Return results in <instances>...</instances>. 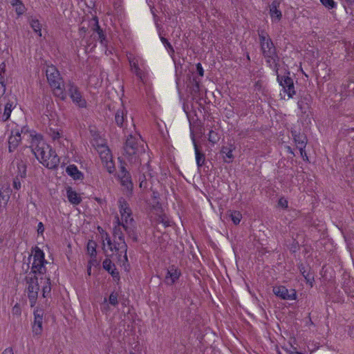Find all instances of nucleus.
Instances as JSON below:
<instances>
[{"mask_svg": "<svg viewBox=\"0 0 354 354\" xmlns=\"http://www.w3.org/2000/svg\"><path fill=\"white\" fill-rule=\"evenodd\" d=\"M277 75V81L282 87V91L280 93L281 98L289 100L295 94L293 80L289 77V73L287 75H281L278 73V71H274Z\"/></svg>", "mask_w": 354, "mask_h": 354, "instance_id": "obj_7", "label": "nucleus"}, {"mask_svg": "<svg viewBox=\"0 0 354 354\" xmlns=\"http://www.w3.org/2000/svg\"><path fill=\"white\" fill-rule=\"evenodd\" d=\"M289 354H303V353L297 351L296 347L292 346V350H290L289 351Z\"/></svg>", "mask_w": 354, "mask_h": 354, "instance_id": "obj_49", "label": "nucleus"}, {"mask_svg": "<svg viewBox=\"0 0 354 354\" xmlns=\"http://www.w3.org/2000/svg\"><path fill=\"white\" fill-rule=\"evenodd\" d=\"M180 275V270L177 267L171 266L167 270L165 281L169 285H173L178 280Z\"/></svg>", "mask_w": 354, "mask_h": 354, "instance_id": "obj_15", "label": "nucleus"}, {"mask_svg": "<svg viewBox=\"0 0 354 354\" xmlns=\"http://www.w3.org/2000/svg\"><path fill=\"white\" fill-rule=\"evenodd\" d=\"M10 189L8 187L0 189V208H5L10 196Z\"/></svg>", "mask_w": 354, "mask_h": 354, "instance_id": "obj_24", "label": "nucleus"}, {"mask_svg": "<svg viewBox=\"0 0 354 354\" xmlns=\"http://www.w3.org/2000/svg\"><path fill=\"white\" fill-rule=\"evenodd\" d=\"M233 149L232 147H223L221 150V153L225 154L223 158L226 162H230L233 159Z\"/></svg>", "mask_w": 354, "mask_h": 354, "instance_id": "obj_30", "label": "nucleus"}, {"mask_svg": "<svg viewBox=\"0 0 354 354\" xmlns=\"http://www.w3.org/2000/svg\"><path fill=\"white\" fill-rule=\"evenodd\" d=\"M208 140L213 144L216 143L219 140L218 133L214 131L211 130L208 134Z\"/></svg>", "mask_w": 354, "mask_h": 354, "instance_id": "obj_36", "label": "nucleus"}, {"mask_svg": "<svg viewBox=\"0 0 354 354\" xmlns=\"http://www.w3.org/2000/svg\"><path fill=\"white\" fill-rule=\"evenodd\" d=\"M46 75L50 87L53 89L54 95L61 100H64L66 94L61 86L62 78L57 69L53 65H48Z\"/></svg>", "mask_w": 354, "mask_h": 354, "instance_id": "obj_5", "label": "nucleus"}, {"mask_svg": "<svg viewBox=\"0 0 354 354\" xmlns=\"http://www.w3.org/2000/svg\"><path fill=\"white\" fill-rule=\"evenodd\" d=\"M129 354H135L133 352H130Z\"/></svg>", "mask_w": 354, "mask_h": 354, "instance_id": "obj_59", "label": "nucleus"}, {"mask_svg": "<svg viewBox=\"0 0 354 354\" xmlns=\"http://www.w3.org/2000/svg\"><path fill=\"white\" fill-rule=\"evenodd\" d=\"M320 2L328 9H333L337 6V3L334 0H320Z\"/></svg>", "mask_w": 354, "mask_h": 354, "instance_id": "obj_37", "label": "nucleus"}, {"mask_svg": "<svg viewBox=\"0 0 354 354\" xmlns=\"http://www.w3.org/2000/svg\"><path fill=\"white\" fill-rule=\"evenodd\" d=\"M302 274L306 279V283H308L312 287L313 286L314 281L313 276L309 273L305 274V272H303Z\"/></svg>", "mask_w": 354, "mask_h": 354, "instance_id": "obj_40", "label": "nucleus"}, {"mask_svg": "<svg viewBox=\"0 0 354 354\" xmlns=\"http://www.w3.org/2000/svg\"><path fill=\"white\" fill-rule=\"evenodd\" d=\"M6 68V65L5 62H2L0 64V74L5 75Z\"/></svg>", "mask_w": 354, "mask_h": 354, "instance_id": "obj_48", "label": "nucleus"}, {"mask_svg": "<svg viewBox=\"0 0 354 354\" xmlns=\"http://www.w3.org/2000/svg\"><path fill=\"white\" fill-rule=\"evenodd\" d=\"M230 216H231L232 222L235 225H238L241 222V220L242 218V214L239 211H233V212H232L231 214H230Z\"/></svg>", "mask_w": 354, "mask_h": 354, "instance_id": "obj_33", "label": "nucleus"}, {"mask_svg": "<svg viewBox=\"0 0 354 354\" xmlns=\"http://www.w3.org/2000/svg\"><path fill=\"white\" fill-rule=\"evenodd\" d=\"M124 109H118L115 115V122L118 126H122L124 121Z\"/></svg>", "mask_w": 354, "mask_h": 354, "instance_id": "obj_31", "label": "nucleus"}, {"mask_svg": "<svg viewBox=\"0 0 354 354\" xmlns=\"http://www.w3.org/2000/svg\"><path fill=\"white\" fill-rule=\"evenodd\" d=\"M13 168H17L16 174L17 177H20L21 178H24L26 176V164L22 160L17 159L13 163Z\"/></svg>", "mask_w": 354, "mask_h": 354, "instance_id": "obj_18", "label": "nucleus"}, {"mask_svg": "<svg viewBox=\"0 0 354 354\" xmlns=\"http://www.w3.org/2000/svg\"><path fill=\"white\" fill-rule=\"evenodd\" d=\"M16 107V104L13 102L8 101L4 106L3 113L1 115V120L6 122L10 119L12 110Z\"/></svg>", "mask_w": 354, "mask_h": 354, "instance_id": "obj_26", "label": "nucleus"}, {"mask_svg": "<svg viewBox=\"0 0 354 354\" xmlns=\"http://www.w3.org/2000/svg\"><path fill=\"white\" fill-rule=\"evenodd\" d=\"M298 106H299V109L301 110V111H302L303 113H305V112H306V111H304V106H302V102H298Z\"/></svg>", "mask_w": 354, "mask_h": 354, "instance_id": "obj_52", "label": "nucleus"}, {"mask_svg": "<svg viewBox=\"0 0 354 354\" xmlns=\"http://www.w3.org/2000/svg\"><path fill=\"white\" fill-rule=\"evenodd\" d=\"M66 196L68 201L75 205H79L82 202V197L80 194L77 193L71 187L66 189Z\"/></svg>", "mask_w": 354, "mask_h": 354, "instance_id": "obj_22", "label": "nucleus"}, {"mask_svg": "<svg viewBox=\"0 0 354 354\" xmlns=\"http://www.w3.org/2000/svg\"><path fill=\"white\" fill-rule=\"evenodd\" d=\"M259 39L261 50L268 66L274 71H277L278 57L276 54L275 48L268 35L261 32L259 34Z\"/></svg>", "mask_w": 354, "mask_h": 354, "instance_id": "obj_3", "label": "nucleus"}, {"mask_svg": "<svg viewBox=\"0 0 354 354\" xmlns=\"http://www.w3.org/2000/svg\"><path fill=\"white\" fill-rule=\"evenodd\" d=\"M194 150H195L196 164H197L198 167H202L204 165L205 160V155L199 151V149L195 142H194Z\"/></svg>", "mask_w": 354, "mask_h": 354, "instance_id": "obj_29", "label": "nucleus"}, {"mask_svg": "<svg viewBox=\"0 0 354 354\" xmlns=\"http://www.w3.org/2000/svg\"><path fill=\"white\" fill-rule=\"evenodd\" d=\"M279 205L283 208L288 207V201L286 198H281L279 200Z\"/></svg>", "mask_w": 354, "mask_h": 354, "instance_id": "obj_44", "label": "nucleus"}, {"mask_svg": "<svg viewBox=\"0 0 354 354\" xmlns=\"http://www.w3.org/2000/svg\"><path fill=\"white\" fill-rule=\"evenodd\" d=\"M304 156H306V158H308V156H306V153L303 154V156H302V157L304 158Z\"/></svg>", "mask_w": 354, "mask_h": 354, "instance_id": "obj_57", "label": "nucleus"}, {"mask_svg": "<svg viewBox=\"0 0 354 354\" xmlns=\"http://www.w3.org/2000/svg\"><path fill=\"white\" fill-rule=\"evenodd\" d=\"M9 3L14 4L17 2V0H6Z\"/></svg>", "mask_w": 354, "mask_h": 354, "instance_id": "obj_54", "label": "nucleus"}, {"mask_svg": "<svg viewBox=\"0 0 354 354\" xmlns=\"http://www.w3.org/2000/svg\"><path fill=\"white\" fill-rule=\"evenodd\" d=\"M31 149L37 159L44 167L55 169L58 166L59 158L55 151L44 140L40 135H36L32 138Z\"/></svg>", "mask_w": 354, "mask_h": 354, "instance_id": "obj_1", "label": "nucleus"}, {"mask_svg": "<svg viewBox=\"0 0 354 354\" xmlns=\"http://www.w3.org/2000/svg\"><path fill=\"white\" fill-rule=\"evenodd\" d=\"M139 139L129 136L125 142L124 147V154L129 160H132L133 157H136L141 153L144 149L138 144Z\"/></svg>", "mask_w": 354, "mask_h": 354, "instance_id": "obj_9", "label": "nucleus"}, {"mask_svg": "<svg viewBox=\"0 0 354 354\" xmlns=\"http://www.w3.org/2000/svg\"><path fill=\"white\" fill-rule=\"evenodd\" d=\"M68 92L73 103L80 108L86 106V101L82 97L78 88L72 83L68 84Z\"/></svg>", "mask_w": 354, "mask_h": 354, "instance_id": "obj_11", "label": "nucleus"}, {"mask_svg": "<svg viewBox=\"0 0 354 354\" xmlns=\"http://www.w3.org/2000/svg\"><path fill=\"white\" fill-rule=\"evenodd\" d=\"M0 82H5V75L0 74Z\"/></svg>", "mask_w": 354, "mask_h": 354, "instance_id": "obj_53", "label": "nucleus"}, {"mask_svg": "<svg viewBox=\"0 0 354 354\" xmlns=\"http://www.w3.org/2000/svg\"><path fill=\"white\" fill-rule=\"evenodd\" d=\"M161 41H162V43H163L166 46L171 47L170 44L168 42V41H167L166 39H165V38L162 37V38H161Z\"/></svg>", "mask_w": 354, "mask_h": 354, "instance_id": "obj_51", "label": "nucleus"}, {"mask_svg": "<svg viewBox=\"0 0 354 354\" xmlns=\"http://www.w3.org/2000/svg\"><path fill=\"white\" fill-rule=\"evenodd\" d=\"M12 315H16V316H20L21 315V308H20V306H19V305L18 304H16L12 307Z\"/></svg>", "mask_w": 354, "mask_h": 354, "instance_id": "obj_41", "label": "nucleus"}, {"mask_svg": "<svg viewBox=\"0 0 354 354\" xmlns=\"http://www.w3.org/2000/svg\"><path fill=\"white\" fill-rule=\"evenodd\" d=\"M19 178H21L16 176L13 180V187L17 190L20 189L21 187V183Z\"/></svg>", "mask_w": 354, "mask_h": 354, "instance_id": "obj_42", "label": "nucleus"}, {"mask_svg": "<svg viewBox=\"0 0 354 354\" xmlns=\"http://www.w3.org/2000/svg\"><path fill=\"white\" fill-rule=\"evenodd\" d=\"M247 59H248V60H250V56H249V55H248V54L247 55Z\"/></svg>", "mask_w": 354, "mask_h": 354, "instance_id": "obj_58", "label": "nucleus"}, {"mask_svg": "<svg viewBox=\"0 0 354 354\" xmlns=\"http://www.w3.org/2000/svg\"><path fill=\"white\" fill-rule=\"evenodd\" d=\"M196 71H197V73H198V75L201 76V77H203V75H204V71H203V68L202 67V65L200 63H198L196 64Z\"/></svg>", "mask_w": 354, "mask_h": 354, "instance_id": "obj_46", "label": "nucleus"}, {"mask_svg": "<svg viewBox=\"0 0 354 354\" xmlns=\"http://www.w3.org/2000/svg\"><path fill=\"white\" fill-rule=\"evenodd\" d=\"M26 282L28 299L30 306L32 307L36 304L39 290L38 278L35 274H29L26 277Z\"/></svg>", "mask_w": 354, "mask_h": 354, "instance_id": "obj_10", "label": "nucleus"}, {"mask_svg": "<svg viewBox=\"0 0 354 354\" xmlns=\"http://www.w3.org/2000/svg\"><path fill=\"white\" fill-rule=\"evenodd\" d=\"M66 174L71 176L73 180H82L84 178L83 174L77 169L75 165H70L66 169Z\"/></svg>", "mask_w": 354, "mask_h": 354, "instance_id": "obj_21", "label": "nucleus"}, {"mask_svg": "<svg viewBox=\"0 0 354 354\" xmlns=\"http://www.w3.org/2000/svg\"><path fill=\"white\" fill-rule=\"evenodd\" d=\"M87 250H88V252L91 256L95 255L96 250H95V243L93 242V241L88 242V245H87Z\"/></svg>", "mask_w": 354, "mask_h": 354, "instance_id": "obj_38", "label": "nucleus"}, {"mask_svg": "<svg viewBox=\"0 0 354 354\" xmlns=\"http://www.w3.org/2000/svg\"><path fill=\"white\" fill-rule=\"evenodd\" d=\"M21 140V133L19 130H13L8 139L9 151H13L19 145Z\"/></svg>", "mask_w": 354, "mask_h": 354, "instance_id": "obj_17", "label": "nucleus"}, {"mask_svg": "<svg viewBox=\"0 0 354 354\" xmlns=\"http://www.w3.org/2000/svg\"><path fill=\"white\" fill-rule=\"evenodd\" d=\"M97 32L98 37L100 39V42L103 43V41L105 39V36H104L102 30H100V28L99 27H97Z\"/></svg>", "mask_w": 354, "mask_h": 354, "instance_id": "obj_45", "label": "nucleus"}, {"mask_svg": "<svg viewBox=\"0 0 354 354\" xmlns=\"http://www.w3.org/2000/svg\"><path fill=\"white\" fill-rule=\"evenodd\" d=\"M294 136L295 142L297 145V148L300 151L301 156H303V154L305 153V147L306 145V138L304 135H297L295 133H292Z\"/></svg>", "mask_w": 354, "mask_h": 354, "instance_id": "obj_23", "label": "nucleus"}, {"mask_svg": "<svg viewBox=\"0 0 354 354\" xmlns=\"http://www.w3.org/2000/svg\"><path fill=\"white\" fill-rule=\"evenodd\" d=\"M346 2L349 3L350 4L354 3V0H345Z\"/></svg>", "mask_w": 354, "mask_h": 354, "instance_id": "obj_56", "label": "nucleus"}, {"mask_svg": "<svg viewBox=\"0 0 354 354\" xmlns=\"http://www.w3.org/2000/svg\"><path fill=\"white\" fill-rule=\"evenodd\" d=\"M45 227L42 222H39L37 228V236L44 238Z\"/></svg>", "mask_w": 354, "mask_h": 354, "instance_id": "obj_39", "label": "nucleus"}, {"mask_svg": "<svg viewBox=\"0 0 354 354\" xmlns=\"http://www.w3.org/2000/svg\"><path fill=\"white\" fill-rule=\"evenodd\" d=\"M119 177L120 179L121 185L125 187L127 189H131L132 183L131 180V176L129 172L124 169V167H122Z\"/></svg>", "mask_w": 354, "mask_h": 354, "instance_id": "obj_20", "label": "nucleus"}, {"mask_svg": "<svg viewBox=\"0 0 354 354\" xmlns=\"http://www.w3.org/2000/svg\"><path fill=\"white\" fill-rule=\"evenodd\" d=\"M44 252L39 248L35 247L31 254L32 259L31 271L32 274H44L46 272L45 264L47 261L44 259Z\"/></svg>", "mask_w": 354, "mask_h": 354, "instance_id": "obj_8", "label": "nucleus"}, {"mask_svg": "<svg viewBox=\"0 0 354 354\" xmlns=\"http://www.w3.org/2000/svg\"><path fill=\"white\" fill-rule=\"evenodd\" d=\"M87 272H88V274L91 275V266L88 268Z\"/></svg>", "mask_w": 354, "mask_h": 354, "instance_id": "obj_55", "label": "nucleus"}, {"mask_svg": "<svg viewBox=\"0 0 354 354\" xmlns=\"http://www.w3.org/2000/svg\"><path fill=\"white\" fill-rule=\"evenodd\" d=\"M34 322L32 324V333L35 335H39L42 332L43 312L37 309L34 312Z\"/></svg>", "mask_w": 354, "mask_h": 354, "instance_id": "obj_14", "label": "nucleus"}, {"mask_svg": "<svg viewBox=\"0 0 354 354\" xmlns=\"http://www.w3.org/2000/svg\"><path fill=\"white\" fill-rule=\"evenodd\" d=\"M129 62L131 66V71L138 76L141 77L142 71L139 68V64L142 62V59L139 57L129 56Z\"/></svg>", "mask_w": 354, "mask_h": 354, "instance_id": "obj_16", "label": "nucleus"}, {"mask_svg": "<svg viewBox=\"0 0 354 354\" xmlns=\"http://www.w3.org/2000/svg\"><path fill=\"white\" fill-rule=\"evenodd\" d=\"M11 5L15 7V11L18 15H21L24 12L25 7L20 0H17L15 3Z\"/></svg>", "mask_w": 354, "mask_h": 354, "instance_id": "obj_34", "label": "nucleus"}, {"mask_svg": "<svg viewBox=\"0 0 354 354\" xmlns=\"http://www.w3.org/2000/svg\"><path fill=\"white\" fill-rule=\"evenodd\" d=\"M2 354H14V353H13V351H12V348H6L3 351Z\"/></svg>", "mask_w": 354, "mask_h": 354, "instance_id": "obj_50", "label": "nucleus"}, {"mask_svg": "<svg viewBox=\"0 0 354 354\" xmlns=\"http://www.w3.org/2000/svg\"><path fill=\"white\" fill-rule=\"evenodd\" d=\"M6 90L5 82H0V100L4 96Z\"/></svg>", "mask_w": 354, "mask_h": 354, "instance_id": "obj_43", "label": "nucleus"}, {"mask_svg": "<svg viewBox=\"0 0 354 354\" xmlns=\"http://www.w3.org/2000/svg\"><path fill=\"white\" fill-rule=\"evenodd\" d=\"M92 145L97 149L102 162L107 171L110 174L115 170L113 156L109 147L105 145L104 140L101 138H93L91 140Z\"/></svg>", "mask_w": 354, "mask_h": 354, "instance_id": "obj_4", "label": "nucleus"}, {"mask_svg": "<svg viewBox=\"0 0 354 354\" xmlns=\"http://www.w3.org/2000/svg\"><path fill=\"white\" fill-rule=\"evenodd\" d=\"M118 203L120 214L121 216V222L120 221L119 218L116 217L118 227H122L125 231H128L133 221L131 216V210L129 208L128 203L123 198H120Z\"/></svg>", "mask_w": 354, "mask_h": 354, "instance_id": "obj_6", "label": "nucleus"}, {"mask_svg": "<svg viewBox=\"0 0 354 354\" xmlns=\"http://www.w3.org/2000/svg\"><path fill=\"white\" fill-rule=\"evenodd\" d=\"M114 236L115 237H118V241L112 243L110 237L107 234H105L104 236L102 235L103 239V250L107 256H111L115 252L118 254V258L122 256V259H119L120 261L124 263L127 262V245L124 241L123 236L122 233H119V230L117 227L114 229Z\"/></svg>", "mask_w": 354, "mask_h": 354, "instance_id": "obj_2", "label": "nucleus"}, {"mask_svg": "<svg viewBox=\"0 0 354 354\" xmlns=\"http://www.w3.org/2000/svg\"><path fill=\"white\" fill-rule=\"evenodd\" d=\"M281 1L274 0L269 6V14L273 23L279 22L282 17V12L279 9Z\"/></svg>", "mask_w": 354, "mask_h": 354, "instance_id": "obj_13", "label": "nucleus"}, {"mask_svg": "<svg viewBox=\"0 0 354 354\" xmlns=\"http://www.w3.org/2000/svg\"><path fill=\"white\" fill-rule=\"evenodd\" d=\"M273 293L283 300L297 299V292L295 289L288 290L284 286H276L273 287Z\"/></svg>", "mask_w": 354, "mask_h": 354, "instance_id": "obj_12", "label": "nucleus"}, {"mask_svg": "<svg viewBox=\"0 0 354 354\" xmlns=\"http://www.w3.org/2000/svg\"><path fill=\"white\" fill-rule=\"evenodd\" d=\"M6 245V240L3 235H0V250Z\"/></svg>", "mask_w": 354, "mask_h": 354, "instance_id": "obj_47", "label": "nucleus"}, {"mask_svg": "<svg viewBox=\"0 0 354 354\" xmlns=\"http://www.w3.org/2000/svg\"><path fill=\"white\" fill-rule=\"evenodd\" d=\"M40 283L42 284V296L47 297L51 291L50 282L48 278H40Z\"/></svg>", "mask_w": 354, "mask_h": 354, "instance_id": "obj_27", "label": "nucleus"}, {"mask_svg": "<svg viewBox=\"0 0 354 354\" xmlns=\"http://www.w3.org/2000/svg\"><path fill=\"white\" fill-rule=\"evenodd\" d=\"M28 21H29V24H30V27L32 28V29L33 30V31L39 37H41L42 36V31H41L42 25L40 23L39 20L35 17H30Z\"/></svg>", "mask_w": 354, "mask_h": 354, "instance_id": "obj_25", "label": "nucleus"}, {"mask_svg": "<svg viewBox=\"0 0 354 354\" xmlns=\"http://www.w3.org/2000/svg\"><path fill=\"white\" fill-rule=\"evenodd\" d=\"M102 266L104 269L109 272L114 279H120L119 272L117 271L115 264L113 263L110 259H104Z\"/></svg>", "mask_w": 354, "mask_h": 354, "instance_id": "obj_19", "label": "nucleus"}, {"mask_svg": "<svg viewBox=\"0 0 354 354\" xmlns=\"http://www.w3.org/2000/svg\"><path fill=\"white\" fill-rule=\"evenodd\" d=\"M48 133L54 141L58 140L60 143L62 141L68 142L66 139H64L63 132L59 129H50Z\"/></svg>", "mask_w": 354, "mask_h": 354, "instance_id": "obj_28", "label": "nucleus"}, {"mask_svg": "<svg viewBox=\"0 0 354 354\" xmlns=\"http://www.w3.org/2000/svg\"><path fill=\"white\" fill-rule=\"evenodd\" d=\"M108 303L111 306H116L118 304V295L116 292H113L107 299Z\"/></svg>", "mask_w": 354, "mask_h": 354, "instance_id": "obj_35", "label": "nucleus"}, {"mask_svg": "<svg viewBox=\"0 0 354 354\" xmlns=\"http://www.w3.org/2000/svg\"><path fill=\"white\" fill-rule=\"evenodd\" d=\"M110 304L108 303L107 298L104 297L103 301L100 304V309L102 313L105 315L109 314L111 312Z\"/></svg>", "mask_w": 354, "mask_h": 354, "instance_id": "obj_32", "label": "nucleus"}]
</instances>
